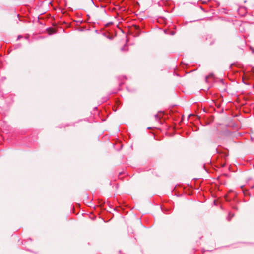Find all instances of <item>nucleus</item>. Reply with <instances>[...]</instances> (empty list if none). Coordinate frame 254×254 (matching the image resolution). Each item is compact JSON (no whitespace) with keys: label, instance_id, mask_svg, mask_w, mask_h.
<instances>
[{"label":"nucleus","instance_id":"obj_1","mask_svg":"<svg viewBox=\"0 0 254 254\" xmlns=\"http://www.w3.org/2000/svg\"><path fill=\"white\" fill-rule=\"evenodd\" d=\"M247 8L245 7L241 6L238 9L239 13H242V15H244L246 13Z\"/></svg>","mask_w":254,"mask_h":254},{"label":"nucleus","instance_id":"obj_2","mask_svg":"<svg viewBox=\"0 0 254 254\" xmlns=\"http://www.w3.org/2000/svg\"><path fill=\"white\" fill-rule=\"evenodd\" d=\"M85 3L86 5L90 6H92L94 4L93 0H86Z\"/></svg>","mask_w":254,"mask_h":254},{"label":"nucleus","instance_id":"obj_3","mask_svg":"<svg viewBox=\"0 0 254 254\" xmlns=\"http://www.w3.org/2000/svg\"><path fill=\"white\" fill-rule=\"evenodd\" d=\"M48 31L49 34H52L56 32L55 29L52 28L48 29Z\"/></svg>","mask_w":254,"mask_h":254},{"label":"nucleus","instance_id":"obj_4","mask_svg":"<svg viewBox=\"0 0 254 254\" xmlns=\"http://www.w3.org/2000/svg\"><path fill=\"white\" fill-rule=\"evenodd\" d=\"M213 76H214V74L213 73H212L206 77V79H207V78H209V77H213Z\"/></svg>","mask_w":254,"mask_h":254},{"label":"nucleus","instance_id":"obj_5","mask_svg":"<svg viewBox=\"0 0 254 254\" xmlns=\"http://www.w3.org/2000/svg\"><path fill=\"white\" fill-rule=\"evenodd\" d=\"M250 49H251L253 53L254 52V49L252 48V47H250Z\"/></svg>","mask_w":254,"mask_h":254},{"label":"nucleus","instance_id":"obj_6","mask_svg":"<svg viewBox=\"0 0 254 254\" xmlns=\"http://www.w3.org/2000/svg\"><path fill=\"white\" fill-rule=\"evenodd\" d=\"M135 28H136V29L139 28V27H138V26H135Z\"/></svg>","mask_w":254,"mask_h":254}]
</instances>
